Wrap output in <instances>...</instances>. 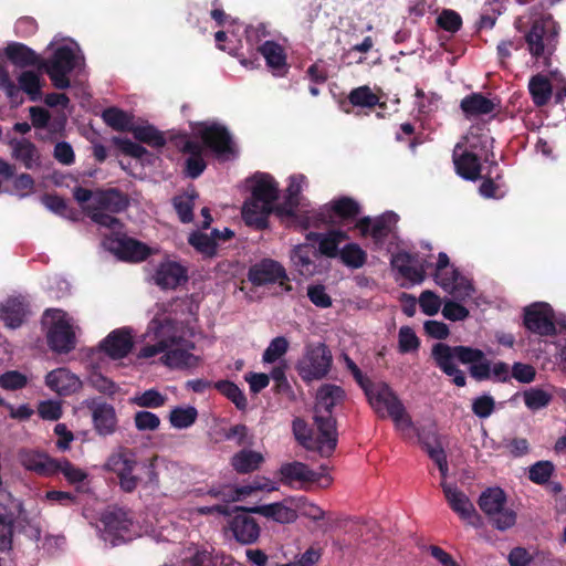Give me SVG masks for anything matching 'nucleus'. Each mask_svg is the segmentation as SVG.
Instances as JSON below:
<instances>
[{"instance_id":"obj_1","label":"nucleus","mask_w":566,"mask_h":566,"mask_svg":"<svg viewBox=\"0 0 566 566\" xmlns=\"http://www.w3.org/2000/svg\"><path fill=\"white\" fill-rule=\"evenodd\" d=\"M150 324L155 329L157 342L154 345L144 346L139 357L150 358L164 353L160 361L169 368H195L199 365V357L190 353L195 344L176 334L174 321L153 319Z\"/></svg>"},{"instance_id":"obj_2","label":"nucleus","mask_w":566,"mask_h":566,"mask_svg":"<svg viewBox=\"0 0 566 566\" xmlns=\"http://www.w3.org/2000/svg\"><path fill=\"white\" fill-rule=\"evenodd\" d=\"M431 357L437 367L458 387L467 384L464 373L457 367V361L470 365V374L476 380H484L491 376V365L481 349L469 346H450L444 343H437L431 348Z\"/></svg>"},{"instance_id":"obj_3","label":"nucleus","mask_w":566,"mask_h":566,"mask_svg":"<svg viewBox=\"0 0 566 566\" xmlns=\"http://www.w3.org/2000/svg\"><path fill=\"white\" fill-rule=\"evenodd\" d=\"M366 397L380 419L390 418L402 437H411L415 424L402 401L384 381H376L366 388Z\"/></svg>"},{"instance_id":"obj_4","label":"nucleus","mask_w":566,"mask_h":566,"mask_svg":"<svg viewBox=\"0 0 566 566\" xmlns=\"http://www.w3.org/2000/svg\"><path fill=\"white\" fill-rule=\"evenodd\" d=\"M279 198L276 181L265 174L256 175L253 178L252 199L245 202L242 216L245 222L258 229L266 227L268 217L273 210V203Z\"/></svg>"},{"instance_id":"obj_5","label":"nucleus","mask_w":566,"mask_h":566,"mask_svg":"<svg viewBox=\"0 0 566 566\" xmlns=\"http://www.w3.org/2000/svg\"><path fill=\"white\" fill-rule=\"evenodd\" d=\"M137 465L136 452L120 446L107 457L103 470L116 475L122 491L133 493L142 482V478L136 474Z\"/></svg>"},{"instance_id":"obj_6","label":"nucleus","mask_w":566,"mask_h":566,"mask_svg":"<svg viewBox=\"0 0 566 566\" xmlns=\"http://www.w3.org/2000/svg\"><path fill=\"white\" fill-rule=\"evenodd\" d=\"M328 468L321 467V471L312 470L306 463L301 461H291L281 464L277 475L283 485L308 490L312 484L321 489H327L333 483V478L325 473Z\"/></svg>"},{"instance_id":"obj_7","label":"nucleus","mask_w":566,"mask_h":566,"mask_svg":"<svg viewBox=\"0 0 566 566\" xmlns=\"http://www.w3.org/2000/svg\"><path fill=\"white\" fill-rule=\"evenodd\" d=\"M557 30L548 18L536 19L525 35L530 54L544 66H549L551 56L556 48Z\"/></svg>"},{"instance_id":"obj_8","label":"nucleus","mask_w":566,"mask_h":566,"mask_svg":"<svg viewBox=\"0 0 566 566\" xmlns=\"http://www.w3.org/2000/svg\"><path fill=\"white\" fill-rule=\"evenodd\" d=\"M479 506L499 531L511 528L516 522V513L505 507L506 496L502 489L490 488L479 497Z\"/></svg>"},{"instance_id":"obj_9","label":"nucleus","mask_w":566,"mask_h":566,"mask_svg":"<svg viewBox=\"0 0 566 566\" xmlns=\"http://www.w3.org/2000/svg\"><path fill=\"white\" fill-rule=\"evenodd\" d=\"M317 433L313 436L307 423L296 418L293 420L292 429L296 441L306 450L317 452L323 458H329L337 447L338 434H329V431L319 424H315Z\"/></svg>"},{"instance_id":"obj_10","label":"nucleus","mask_w":566,"mask_h":566,"mask_svg":"<svg viewBox=\"0 0 566 566\" xmlns=\"http://www.w3.org/2000/svg\"><path fill=\"white\" fill-rule=\"evenodd\" d=\"M332 361V353L324 343L310 344L298 360L296 369L303 380H317L328 374Z\"/></svg>"},{"instance_id":"obj_11","label":"nucleus","mask_w":566,"mask_h":566,"mask_svg":"<svg viewBox=\"0 0 566 566\" xmlns=\"http://www.w3.org/2000/svg\"><path fill=\"white\" fill-rule=\"evenodd\" d=\"M345 397L344 390L336 385L325 384L316 394L314 409V422L327 429L329 434H337L336 419L333 417V408Z\"/></svg>"},{"instance_id":"obj_12","label":"nucleus","mask_w":566,"mask_h":566,"mask_svg":"<svg viewBox=\"0 0 566 566\" xmlns=\"http://www.w3.org/2000/svg\"><path fill=\"white\" fill-rule=\"evenodd\" d=\"M74 67L75 54L69 46L57 48L50 60L41 62V72H45L59 90L70 87L71 82L67 75Z\"/></svg>"},{"instance_id":"obj_13","label":"nucleus","mask_w":566,"mask_h":566,"mask_svg":"<svg viewBox=\"0 0 566 566\" xmlns=\"http://www.w3.org/2000/svg\"><path fill=\"white\" fill-rule=\"evenodd\" d=\"M197 135L203 145L211 149L220 159L228 160L235 156L234 145L228 129L219 124L201 123L198 126Z\"/></svg>"},{"instance_id":"obj_14","label":"nucleus","mask_w":566,"mask_h":566,"mask_svg":"<svg viewBox=\"0 0 566 566\" xmlns=\"http://www.w3.org/2000/svg\"><path fill=\"white\" fill-rule=\"evenodd\" d=\"M46 317L52 318L48 331L49 346L57 353H69L75 347V334L65 318V313L60 310H48Z\"/></svg>"},{"instance_id":"obj_15","label":"nucleus","mask_w":566,"mask_h":566,"mask_svg":"<svg viewBox=\"0 0 566 566\" xmlns=\"http://www.w3.org/2000/svg\"><path fill=\"white\" fill-rule=\"evenodd\" d=\"M553 318V311L547 304H533L525 310L524 325L532 333L548 336L556 332Z\"/></svg>"},{"instance_id":"obj_16","label":"nucleus","mask_w":566,"mask_h":566,"mask_svg":"<svg viewBox=\"0 0 566 566\" xmlns=\"http://www.w3.org/2000/svg\"><path fill=\"white\" fill-rule=\"evenodd\" d=\"M8 145L11 148V158L27 170L42 168V154L33 142L28 138H12Z\"/></svg>"},{"instance_id":"obj_17","label":"nucleus","mask_w":566,"mask_h":566,"mask_svg":"<svg viewBox=\"0 0 566 566\" xmlns=\"http://www.w3.org/2000/svg\"><path fill=\"white\" fill-rule=\"evenodd\" d=\"M237 512L238 514L229 521V528L233 537L242 545L254 544L260 537V525L255 518L248 514L249 512Z\"/></svg>"},{"instance_id":"obj_18","label":"nucleus","mask_w":566,"mask_h":566,"mask_svg":"<svg viewBox=\"0 0 566 566\" xmlns=\"http://www.w3.org/2000/svg\"><path fill=\"white\" fill-rule=\"evenodd\" d=\"M249 280L254 285H264L270 283L283 284L287 280L285 269L274 260H263L253 265L249 271Z\"/></svg>"},{"instance_id":"obj_19","label":"nucleus","mask_w":566,"mask_h":566,"mask_svg":"<svg viewBox=\"0 0 566 566\" xmlns=\"http://www.w3.org/2000/svg\"><path fill=\"white\" fill-rule=\"evenodd\" d=\"M129 206V198L117 188L95 191V205H87L84 209H96L109 213H119Z\"/></svg>"},{"instance_id":"obj_20","label":"nucleus","mask_w":566,"mask_h":566,"mask_svg":"<svg viewBox=\"0 0 566 566\" xmlns=\"http://www.w3.org/2000/svg\"><path fill=\"white\" fill-rule=\"evenodd\" d=\"M154 281L161 289L174 290L182 282L188 281V271L178 262L166 261L158 265Z\"/></svg>"},{"instance_id":"obj_21","label":"nucleus","mask_w":566,"mask_h":566,"mask_svg":"<svg viewBox=\"0 0 566 566\" xmlns=\"http://www.w3.org/2000/svg\"><path fill=\"white\" fill-rule=\"evenodd\" d=\"M434 280L443 290L448 291L455 298L464 300L472 295V285L460 277L457 269L448 268L442 271H436Z\"/></svg>"},{"instance_id":"obj_22","label":"nucleus","mask_w":566,"mask_h":566,"mask_svg":"<svg viewBox=\"0 0 566 566\" xmlns=\"http://www.w3.org/2000/svg\"><path fill=\"white\" fill-rule=\"evenodd\" d=\"M133 345L130 332L126 328H118L109 333L99 347L112 359H120L130 353Z\"/></svg>"},{"instance_id":"obj_23","label":"nucleus","mask_w":566,"mask_h":566,"mask_svg":"<svg viewBox=\"0 0 566 566\" xmlns=\"http://www.w3.org/2000/svg\"><path fill=\"white\" fill-rule=\"evenodd\" d=\"M453 163L457 172L467 180L475 181L481 177V164L479 157L464 149L463 145L458 143L453 149Z\"/></svg>"},{"instance_id":"obj_24","label":"nucleus","mask_w":566,"mask_h":566,"mask_svg":"<svg viewBox=\"0 0 566 566\" xmlns=\"http://www.w3.org/2000/svg\"><path fill=\"white\" fill-rule=\"evenodd\" d=\"M441 488L448 504L461 518L470 521L476 515V510L473 503L464 492L446 481H442Z\"/></svg>"},{"instance_id":"obj_25","label":"nucleus","mask_w":566,"mask_h":566,"mask_svg":"<svg viewBox=\"0 0 566 566\" xmlns=\"http://www.w3.org/2000/svg\"><path fill=\"white\" fill-rule=\"evenodd\" d=\"M392 268L411 284H420L426 277L424 268L418 264L416 256L408 252H398L391 259Z\"/></svg>"},{"instance_id":"obj_26","label":"nucleus","mask_w":566,"mask_h":566,"mask_svg":"<svg viewBox=\"0 0 566 566\" xmlns=\"http://www.w3.org/2000/svg\"><path fill=\"white\" fill-rule=\"evenodd\" d=\"M235 511L256 513L282 524L293 523L297 520L296 510L281 502L253 507L235 506Z\"/></svg>"},{"instance_id":"obj_27","label":"nucleus","mask_w":566,"mask_h":566,"mask_svg":"<svg viewBox=\"0 0 566 566\" xmlns=\"http://www.w3.org/2000/svg\"><path fill=\"white\" fill-rule=\"evenodd\" d=\"M21 464L31 471L43 475H51L56 473V459L32 450H23L19 453Z\"/></svg>"},{"instance_id":"obj_28","label":"nucleus","mask_w":566,"mask_h":566,"mask_svg":"<svg viewBox=\"0 0 566 566\" xmlns=\"http://www.w3.org/2000/svg\"><path fill=\"white\" fill-rule=\"evenodd\" d=\"M93 423L99 436L106 437L117 430L115 408L108 403H98L92 410Z\"/></svg>"},{"instance_id":"obj_29","label":"nucleus","mask_w":566,"mask_h":566,"mask_svg":"<svg viewBox=\"0 0 566 566\" xmlns=\"http://www.w3.org/2000/svg\"><path fill=\"white\" fill-rule=\"evenodd\" d=\"M46 385L59 395H70L81 388L78 377L66 368H57L46 376Z\"/></svg>"},{"instance_id":"obj_30","label":"nucleus","mask_w":566,"mask_h":566,"mask_svg":"<svg viewBox=\"0 0 566 566\" xmlns=\"http://www.w3.org/2000/svg\"><path fill=\"white\" fill-rule=\"evenodd\" d=\"M7 57L19 67L35 66L41 72L42 59L31 49L21 44L12 43L6 48Z\"/></svg>"},{"instance_id":"obj_31","label":"nucleus","mask_w":566,"mask_h":566,"mask_svg":"<svg viewBox=\"0 0 566 566\" xmlns=\"http://www.w3.org/2000/svg\"><path fill=\"white\" fill-rule=\"evenodd\" d=\"M331 218H336L340 223H348L359 216L360 205L350 197H340L328 205Z\"/></svg>"},{"instance_id":"obj_32","label":"nucleus","mask_w":566,"mask_h":566,"mask_svg":"<svg viewBox=\"0 0 566 566\" xmlns=\"http://www.w3.org/2000/svg\"><path fill=\"white\" fill-rule=\"evenodd\" d=\"M263 462V454L250 449H242L231 458V465L239 474L251 473L258 470Z\"/></svg>"},{"instance_id":"obj_33","label":"nucleus","mask_w":566,"mask_h":566,"mask_svg":"<svg viewBox=\"0 0 566 566\" xmlns=\"http://www.w3.org/2000/svg\"><path fill=\"white\" fill-rule=\"evenodd\" d=\"M101 523L104 526L105 533L108 534L128 531L132 524L127 512L120 507H111L104 511L101 515Z\"/></svg>"},{"instance_id":"obj_34","label":"nucleus","mask_w":566,"mask_h":566,"mask_svg":"<svg viewBox=\"0 0 566 566\" xmlns=\"http://www.w3.org/2000/svg\"><path fill=\"white\" fill-rule=\"evenodd\" d=\"M24 316L25 305L20 298H9L1 307L0 318L10 328L19 327L22 324Z\"/></svg>"},{"instance_id":"obj_35","label":"nucleus","mask_w":566,"mask_h":566,"mask_svg":"<svg viewBox=\"0 0 566 566\" xmlns=\"http://www.w3.org/2000/svg\"><path fill=\"white\" fill-rule=\"evenodd\" d=\"M495 104L482 94L473 93L461 101V109L467 116L486 115L494 111Z\"/></svg>"},{"instance_id":"obj_36","label":"nucleus","mask_w":566,"mask_h":566,"mask_svg":"<svg viewBox=\"0 0 566 566\" xmlns=\"http://www.w3.org/2000/svg\"><path fill=\"white\" fill-rule=\"evenodd\" d=\"M315 251L310 244H298L291 252V261L301 275L308 276L314 273L312 255Z\"/></svg>"},{"instance_id":"obj_37","label":"nucleus","mask_w":566,"mask_h":566,"mask_svg":"<svg viewBox=\"0 0 566 566\" xmlns=\"http://www.w3.org/2000/svg\"><path fill=\"white\" fill-rule=\"evenodd\" d=\"M528 91L536 106H544L552 96V84L549 80L542 74L534 75L528 83Z\"/></svg>"},{"instance_id":"obj_38","label":"nucleus","mask_w":566,"mask_h":566,"mask_svg":"<svg viewBox=\"0 0 566 566\" xmlns=\"http://www.w3.org/2000/svg\"><path fill=\"white\" fill-rule=\"evenodd\" d=\"M17 87L19 88V92H24L33 102L39 101L42 97V80L38 72L23 71L18 76Z\"/></svg>"},{"instance_id":"obj_39","label":"nucleus","mask_w":566,"mask_h":566,"mask_svg":"<svg viewBox=\"0 0 566 566\" xmlns=\"http://www.w3.org/2000/svg\"><path fill=\"white\" fill-rule=\"evenodd\" d=\"M15 515L13 512L0 511V553H10L13 549V527Z\"/></svg>"},{"instance_id":"obj_40","label":"nucleus","mask_w":566,"mask_h":566,"mask_svg":"<svg viewBox=\"0 0 566 566\" xmlns=\"http://www.w3.org/2000/svg\"><path fill=\"white\" fill-rule=\"evenodd\" d=\"M197 197L198 193L195 190L174 197L172 205L182 223H189L193 220L192 211L195 207V199Z\"/></svg>"},{"instance_id":"obj_41","label":"nucleus","mask_w":566,"mask_h":566,"mask_svg":"<svg viewBox=\"0 0 566 566\" xmlns=\"http://www.w3.org/2000/svg\"><path fill=\"white\" fill-rule=\"evenodd\" d=\"M102 118L109 127L115 130L130 132L134 125L132 122V116L117 107L106 108L102 114Z\"/></svg>"},{"instance_id":"obj_42","label":"nucleus","mask_w":566,"mask_h":566,"mask_svg":"<svg viewBox=\"0 0 566 566\" xmlns=\"http://www.w3.org/2000/svg\"><path fill=\"white\" fill-rule=\"evenodd\" d=\"M198 418V411L192 406L175 407L169 413V422L176 429H186L192 426Z\"/></svg>"},{"instance_id":"obj_43","label":"nucleus","mask_w":566,"mask_h":566,"mask_svg":"<svg viewBox=\"0 0 566 566\" xmlns=\"http://www.w3.org/2000/svg\"><path fill=\"white\" fill-rule=\"evenodd\" d=\"M134 137L145 144H148L151 147L160 148L165 146L166 139L158 129L154 126H134L130 130Z\"/></svg>"},{"instance_id":"obj_44","label":"nucleus","mask_w":566,"mask_h":566,"mask_svg":"<svg viewBox=\"0 0 566 566\" xmlns=\"http://www.w3.org/2000/svg\"><path fill=\"white\" fill-rule=\"evenodd\" d=\"M213 387L229 400H231L239 410H245L248 405L247 398L234 382L229 380H220L214 382Z\"/></svg>"},{"instance_id":"obj_45","label":"nucleus","mask_w":566,"mask_h":566,"mask_svg":"<svg viewBox=\"0 0 566 566\" xmlns=\"http://www.w3.org/2000/svg\"><path fill=\"white\" fill-rule=\"evenodd\" d=\"M339 258L345 265L359 269L366 263L367 254L358 244L349 243L339 251Z\"/></svg>"},{"instance_id":"obj_46","label":"nucleus","mask_w":566,"mask_h":566,"mask_svg":"<svg viewBox=\"0 0 566 566\" xmlns=\"http://www.w3.org/2000/svg\"><path fill=\"white\" fill-rule=\"evenodd\" d=\"M259 51L270 67L279 70L285 65V54L281 45L273 41L264 42Z\"/></svg>"},{"instance_id":"obj_47","label":"nucleus","mask_w":566,"mask_h":566,"mask_svg":"<svg viewBox=\"0 0 566 566\" xmlns=\"http://www.w3.org/2000/svg\"><path fill=\"white\" fill-rule=\"evenodd\" d=\"M188 242L205 258L211 259L217 255V242L206 233L192 232L188 238Z\"/></svg>"},{"instance_id":"obj_48","label":"nucleus","mask_w":566,"mask_h":566,"mask_svg":"<svg viewBox=\"0 0 566 566\" xmlns=\"http://www.w3.org/2000/svg\"><path fill=\"white\" fill-rule=\"evenodd\" d=\"M167 401V397L156 389H148L132 398V403L142 408H160Z\"/></svg>"},{"instance_id":"obj_49","label":"nucleus","mask_w":566,"mask_h":566,"mask_svg":"<svg viewBox=\"0 0 566 566\" xmlns=\"http://www.w3.org/2000/svg\"><path fill=\"white\" fill-rule=\"evenodd\" d=\"M354 106L374 107L379 103V98L368 86H360L353 90L348 96Z\"/></svg>"},{"instance_id":"obj_50","label":"nucleus","mask_w":566,"mask_h":566,"mask_svg":"<svg viewBox=\"0 0 566 566\" xmlns=\"http://www.w3.org/2000/svg\"><path fill=\"white\" fill-rule=\"evenodd\" d=\"M42 202L51 211L65 218L76 220V212L69 209L66 201L62 197L57 195H44L42 197Z\"/></svg>"},{"instance_id":"obj_51","label":"nucleus","mask_w":566,"mask_h":566,"mask_svg":"<svg viewBox=\"0 0 566 566\" xmlns=\"http://www.w3.org/2000/svg\"><path fill=\"white\" fill-rule=\"evenodd\" d=\"M524 402L531 410H538L546 407L551 400L552 395L538 388H532L524 391Z\"/></svg>"},{"instance_id":"obj_52","label":"nucleus","mask_w":566,"mask_h":566,"mask_svg":"<svg viewBox=\"0 0 566 566\" xmlns=\"http://www.w3.org/2000/svg\"><path fill=\"white\" fill-rule=\"evenodd\" d=\"M55 464H56V472H62L63 475L65 476V479L70 483H78V482L84 481L87 478V473L84 470L73 465L66 459H62V460L56 459Z\"/></svg>"},{"instance_id":"obj_53","label":"nucleus","mask_w":566,"mask_h":566,"mask_svg":"<svg viewBox=\"0 0 566 566\" xmlns=\"http://www.w3.org/2000/svg\"><path fill=\"white\" fill-rule=\"evenodd\" d=\"M554 472V464L551 461H538L530 468L528 478L537 484L546 483Z\"/></svg>"},{"instance_id":"obj_54","label":"nucleus","mask_w":566,"mask_h":566,"mask_svg":"<svg viewBox=\"0 0 566 566\" xmlns=\"http://www.w3.org/2000/svg\"><path fill=\"white\" fill-rule=\"evenodd\" d=\"M289 348V342L285 337L279 336L271 340L270 345L263 353V361L274 363L281 358Z\"/></svg>"},{"instance_id":"obj_55","label":"nucleus","mask_w":566,"mask_h":566,"mask_svg":"<svg viewBox=\"0 0 566 566\" xmlns=\"http://www.w3.org/2000/svg\"><path fill=\"white\" fill-rule=\"evenodd\" d=\"M87 216L98 226L108 228L111 230H118L122 228V222L118 218L114 217V213L107 211H99L96 209H84Z\"/></svg>"},{"instance_id":"obj_56","label":"nucleus","mask_w":566,"mask_h":566,"mask_svg":"<svg viewBox=\"0 0 566 566\" xmlns=\"http://www.w3.org/2000/svg\"><path fill=\"white\" fill-rule=\"evenodd\" d=\"M437 24L444 31L455 33L462 25V19L458 12L450 9H444L438 15Z\"/></svg>"},{"instance_id":"obj_57","label":"nucleus","mask_w":566,"mask_h":566,"mask_svg":"<svg viewBox=\"0 0 566 566\" xmlns=\"http://www.w3.org/2000/svg\"><path fill=\"white\" fill-rule=\"evenodd\" d=\"M12 189L19 197L23 198L34 192L35 181L30 174L21 172L12 179Z\"/></svg>"},{"instance_id":"obj_58","label":"nucleus","mask_w":566,"mask_h":566,"mask_svg":"<svg viewBox=\"0 0 566 566\" xmlns=\"http://www.w3.org/2000/svg\"><path fill=\"white\" fill-rule=\"evenodd\" d=\"M134 423L139 431H155L160 426V419L150 411H137L134 416Z\"/></svg>"},{"instance_id":"obj_59","label":"nucleus","mask_w":566,"mask_h":566,"mask_svg":"<svg viewBox=\"0 0 566 566\" xmlns=\"http://www.w3.org/2000/svg\"><path fill=\"white\" fill-rule=\"evenodd\" d=\"M306 239L307 240H319L318 249L323 255H326L328 258H334L337 255V248H338L337 239L331 237L329 234L323 237L319 233L310 232L306 235Z\"/></svg>"},{"instance_id":"obj_60","label":"nucleus","mask_w":566,"mask_h":566,"mask_svg":"<svg viewBox=\"0 0 566 566\" xmlns=\"http://www.w3.org/2000/svg\"><path fill=\"white\" fill-rule=\"evenodd\" d=\"M123 252L127 259L135 262L143 261L149 255V249L145 244L132 239L123 243Z\"/></svg>"},{"instance_id":"obj_61","label":"nucleus","mask_w":566,"mask_h":566,"mask_svg":"<svg viewBox=\"0 0 566 566\" xmlns=\"http://www.w3.org/2000/svg\"><path fill=\"white\" fill-rule=\"evenodd\" d=\"M27 382V376L17 370H10L0 376V386L7 390L21 389Z\"/></svg>"},{"instance_id":"obj_62","label":"nucleus","mask_w":566,"mask_h":566,"mask_svg":"<svg viewBox=\"0 0 566 566\" xmlns=\"http://www.w3.org/2000/svg\"><path fill=\"white\" fill-rule=\"evenodd\" d=\"M307 296L318 307L327 308L332 306V298L326 293V287L322 284L310 285L307 287Z\"/></svg>"},{"instance_id":"obj_63","label":"nucleus","mask_w":566,"mask_h":566,"mask_svg":"<svg viewBox=\"0 0 566 566\" xmlns=\"http://www.w3.org/2000/svg\"><path fill=\"white\" fill-rule=\"evenodd\" d=\"M419 347V339L412 328L403 326L399 329V350L401 353H409L417 350Z\"/></svg>"},{"instance_id":"obj_64","label":"nucleus","mask_w":566,"mask_h":566,"mask_svg":"<svg viewBox=\"0 0 566 566\" xmlns=\"http://www.w3.org/2000/svg\"><path fill=\"white\" fill-rule=\"evenodd\" d=\"M495 409V401L489 395L475 398L472 402V411L479 418H488Z\"/></svg>"}]
</instances>
